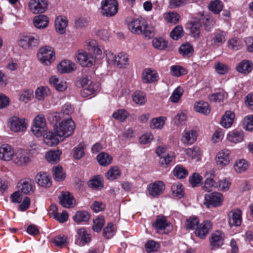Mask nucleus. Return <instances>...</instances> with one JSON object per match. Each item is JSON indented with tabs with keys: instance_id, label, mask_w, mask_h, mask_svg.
Listing matches in <instances>:
<instances>
[{
	"instance_id": "obj_15",
	"label": "nucleus",
	"mask_w": 253,
	"mask_h": 253,
	"mask_svg": "<svg viewBox=\"0 0 253 253\" xmlns=\"http://www.w3.org/2000/svg\"><path fill=\"white\" fill-rule=\"evenodd\" d=\"M212 223L210 220L204 221L200 224L195 231L196 235L201 239H204L211 229Z\"/></svg>"
},
{
	"instance_id": "obj_5",
	"label": "nucleus",
	"mask_w": 253,
	"mask_h": 253,
	"mask_svg": "<svg viewBox=\"0 0 253 253\" xmlns=\"http://www.w3.org/2000/svg\"><path fill=\"white\" fill-rule=\"evenodd\" d=\"M8 123L10 129L14 132H23L27 127V123L25 118H20L17 116H13L8 119Z\"/></svg>"
},
{
	"instance_id": "obj_16",
	"label": "nucleus",
	"mask_w": 253,
	"mask_h": 253,
	"mask_svg": "<svg viewBox=\"0 0 253 253\" xmlns=\"http://www.w3.org/2000/svg\"><path fill=\"white\" fill-rule=\"evenodd\" d=\"M60 205L64 208H70L76 205L73 196L69 192H63L59 197Z\"/></svg>"
},
{
	"instance_id": "obj_54",
	"label": "nucleus",
	"mask_w": 253,
	"mask_h": 253,
	"mask_svg": "<svg viewBox=\"0 0 253 253\" xmlns=\"http://www.w3.org/2000/svg\"><path fill=\"white\" fill-rule=\"evenodd\" d=\"M214 68L216 73L218 75H225L227 74L229 70V67L221 62H215Z\"/></svg>"
},
{
	"instance_id": "obj_41",
	"label": "nucleus",
	"mask_w": 253,
	"mask_h": 253,
	"mask_svg": "<svg viewBox=\"0 0 253 253\" xmlns=\"http://www.w3.org/2000/svg\"><path fill=\"white\" fill-rule=\"evenodd\" d=\"M90 217L89 213L86 211H78L73 216V220L79 223L81 222H87Z\"/></svg>"
},
{
	"instance_id": "obj_64",
	"label": "nucleus",
	"mask_w": 253,
	"mask_h": 253,
	"mask_svg": "<svg viewBox=\"0 0 253 253\" xmlns=\"http://www.w3.org/2000/svg\"><path fill=\"white\" fill-rule=\"evenodd\" d=\"M244 128L249 131H253V116L249 115L245 117L243 121Z\"/></svg>"
},
{
	"instance_id": "obj_27",
	"label": "nucleus",
	"mask_w": 253,
	"mask_h": 253,
	"mask_svg": "<svg viewBox=\"0 0 253 253\" xmlns=\"http://www.w3.org/2000/svg\"><path fill=\"white\" fill-rule=\"evenodd\" d=\"M34 181L30 179L21 180L19 184L21 185L22 192L25 194H30L34 191Z\"/></svg>"
},
{
	"instance_id": "obj_26",
	"label": "nucleus",
	"mask_w": 253,
	"mask_h": 253,
	"mask_svg": "<svg viewBox=\"0 0 253 253\" xmlns=\"http://www.w3.org/2000/svg\"><path fill=\"white\" fill-rule=\"evenodd\" d=\"M77 233L78 237L76 243L79 246H83L90 242L91 240L90 235L87 232L84 228L79 229Z\"/></svg>"
},
{
	"instance_id": "obj_38",
	"label": "nucleus",
	"mask_w": 253,
	"mask_h": 253,
	"mask_svg": "<svg viewBox=\"0 0 253 253\" xmlns=\"http://www.w3.org/2000/svg\"><path fill=\"white\" fill-rule=\"evenodd\" d=\"M112 159V157L111 155L105 152H101L97 156L98 163L102 166H107L110 164Z\"/></svg>"
},
{
	"instance_id": "obj_58",
	"label": "nucleus",
	"mask_w": 253,
	"mask_h": 253,
	"mask_svg": "<svg viewBox=\"0 0 253 253\" xmlns=\"http://www.w3.org/2000/svg\"><path fill=\"white\" fill-rule=\"evenodd\" d=\"M165 18L168 22L175 24L179 21L180 16L176 12H169L165 14Z\"/></svg>"
},
{
	"instance_id": "obj_40",
	"label": "nucleus",
	"mask_w": 253,
	"mask_h": 253,
	"mask_svg": "<svg viewBox=\"0 0 253 253\" xmlns=\"http://www.w3.org/2000/svg\"><path fill=\"white\" fill-rule=\"evenodd\" d=\"M225 41V34L224 32L219 30L214 33L212 41L214 45L218 46L224 43Z\"/></svg>"
},
{
	"instance_id": "obj_4",
	"label": "nucleus",
	"mask_w": 253,
	"mask_h": 253,
	"mask_svg": "<svg viewBox=\"0 0 253 253\" xmlns=\"http://www.w3.org/2000/svg\"><path fill=\"white\" fill-rule=\"evenodd\" d=\"M118 3L116 0H102L101 13L106 16H113L118 12Z\"/></svg>"
},
{
	"instance_id": "obj_55",
	"label": "nucleus",
	"mask_w": 253,
	"mask_h": 253,
	"mask_svg": "<svg viewBox=\"0 0 253 253\" xmlns=\"http://www.w3.org/2000/svg\"><path fill=\"white\" fill-rule=\"evenodd\" d=\"M183 34V30L181 26H175L170 33V37L173 40H178Z\"/></svg>"
},
{
	"instance_id": "obj_53",
	"label": "nucleus",
	"mask_w": 253,
	"mask_h": 253,
	"mask_svg": "<svg viewBox=\"0 0 253 253\" xmlns=\"http://www.w3.org/2000/svg\"><path fill=\"white\" fill-rule=\"evenodd\" d=\"M171 75L175 77H179L187 73L186 70L179 65H173L170 67Z\"/></svg>"
},
{
	"instance_id": "obj_8",
	"label": "nucleus",
	"mask_w": 253,
	"mask_h": 253,
	"mask_svg": "<svg viewBox=\"0 0 253 253\" xmlns=\"http://www.w3.org/2000/svg\"><path fill=\"white\" fill-rule=\"evenodd\" d=\"M186 28L189 35L194 39L198 40L200 37L202 24L197 18H193L186 24Z\"/></svg>"
},
{
	"instance_id": "obj_35",
	"label": "nucleus",
	"mask_w": 253,
	"mask_h": 253,
	"mask_svg": "<svg viewBox=\"0 0 253 253\" xmlns=\"http://www.w3.org/2000/svg\"><path fill=\"white\" fill-rule=\"evenodd\" d=\"M86 45L88 50L93 51L95 54L100 55L103 52V49L99 46L94 40H88L86 42Z\"/></svg>"
},
{
	"instance_id": "obj_63",
	"label": "nucleus",
	"mask_w": 253,
	"mask_h": 253,
	"mask_svg": "<svg viewBox=\"0 0 253 253\" xmlns=\"http://www.w3.org/2000/svg\"><path fill=\"white\" fill-rule=\"evenodd\" d=\"M172 193L176 197L180 199L183 197V190L181 184H174L171 186Z\"/></svg>"
},
{
	"instance_id": "obj_22",
	"label": "nucleus",
	"mask_w": 253,
	"mask_h": 253,
	"mask_svg": "<svg viewBox=\"0 0 253 253\" xmlns=\"http://www.w3.org/2000/svg\"><path fill=\"white\" fill-rule=\"evenodd\" d=\"M165 188L164 182L158 181L149 184L148 190L149 194L154 197L157 196L162 194Z\"/></svg>"
},
{
	"instance_id": "obj_6",
	"label": "nucleus",
	"mask_w": 253,
	"mask_h": 253,
	"mask_svg": "<svg viewBox=\"0 0 253 253\" xmlns=\"http://www.w3.org/2000/svg\"><path fill=\"white\" fill-rule=\"evenodd\" d=\"M76 59L83 67H90L95 63V58L92 54L83 50L79 51Z\"/></svg>"
},
{
	"instance_id": "obj_49",
	"label": "nucleus",
	"mask_w": 253,
	"mask_h": 253,
	"mask_svg": "<svg viewBox=\"0 0 253 253\" xmlns=\"http://www.w3.org/2000/svg\"><path fill=\"white\" fill-rule=\"evenodd\" d=\"M166 118L165 117H159L152 119L150 123V126L151 128H162L165 123Z\"/></svg>"
},
{
	"instance_id": "obj_33",
	"label": "nucleus",
	"mask_w": 253,
	"mask_h": 253,
	"mask_svg": "<svg viewBox=\"0 0 253 253\" xmlns=\"http://www.w3.org/2000/svg\"><path fill=\"white\" fill-rule=\"evenodd\" d=\"M186 154L192 159H196L200 161L202 156V152L200 148L198 146H194L191 148H187L185 150Z\"/></svg>"
},
{
	"instance_id": "obj_57",
	"label": "nucleus",
	"mask_w": 253,
	"mask_h": 253,
	"mask_svg": "<svg viewBox=\"0 0 253 253\" xmlns=\"http://www.w3.org/2000/svg\"><path fill=\"white\" fill-rule=\"evenodd\" d=\"M105 223V220L103 216H98L93 220V224L92 225V229L94 231L96 232H100L104 224Z\"/></svg>"
},
{
	"instance_id": "obj_32",
	"label": "nucleus",
	"mask_w": 253,
	"mask_h": 253,
	"mask_svg": "<svg viewBox=\"0 0 253 253\" xmlns=\"http://www.w3.org/2000/svg\"><path fill=\"white\" fill-rule=\"evenodd\" d=\"M195 110L204 115H208L211 112V108L208 102L200 101L194 105Z\"/></svg>"
},
{
	"instance_id": "obj_44",
	"label": "nucleus",
	"mask_w": 253,
	"mask_h": 253,
	"mask_svg": "<svg viewBox=\"0 0 253 253\" xmlns=\"http://www.w3.org/2000/svg\"><path fill=\"white\" fill-rule=\"evenodd\" d=\"M50 94L49 89L47 87H38L35 91V96L38 100H43Z\"/></svg>"
},
{
	"instance_id": "obj_47",
	"label": "nucleus",
	"mask_w": 253,
	"mask_h": 253,
	"mask_svg": "<svg viewBox=\"0 0 253 253\" xmlns=\"http://www.w3.org/2000/svg\"><path fill=\"white\" fill-rule=\"evenodd\" d=\"M173 174L178 179L185 178L188 174L187 170L181 165L176 166L173 170Z\"/></svg>"
},
{
	"instance_id": "obj_2",
	"label": "nucleus",
	"mask_w": 253,
	"mask_h": 253,
	"mask_svg": "<svg viewBox=\"0 0 253 253\" xmlns=\"http://www.w3.org/2000/svg\"><path fill=\"white\" fill-rule=\"evenodd\" d=\"M40 37L36 34H22L18 41V45L24 49L35 47L38 45Z\"/></svg>"
},
{
	"instance_id": "obj_50",
	"label": "nucleus",
	"mask_w": 253,
	"mask_h": 253,
	"mask_svg": "<svg viewBox=\"0 0 253 253\" xmlns=\"http://www.w3.org/2000/svg\"><path fill=\"white\" fill-rule=\"evenodd\" d=\"M248 168V162L244 159L237 161L234 165V169L235 171L239 173L246 171Z\"/></svg>"
},
{
	"instance_id": "obj_24",
	"label": "nucleus",
	"mask_w": 253,
	"mask_h": 253,
	"mask_svg": "<svg viewBox=\"0 0 253 253\" xmlns=\"http://www.w3.org/2000/svg\"><path fill=\"white\" fill-rule=\"evenodd\" d=\"M36 180L37 183L43 187H50L52 185L51 179L46 172H39L36 176Z\"/></svg>"
},
{
	"instance_id": "obj_14",
	"label": "nucleus",
	"mask_w": 253,
	"mask_h": 253,
	"mask_svg": "<svg viewBox=\"0 0 253 253\" xmlns=\"http://www.w3.org/2000/svg\"><path fill=\"white\" fill-rule=\"evenodd\" d=\"M15 153L14 149L9 144H4L0 147V159L4 161L12 160Z\"/></svg>"
},
{
	"instance_id": "obj_12",
	"label": "nucleus",
	"mask_w": 253,
	"mask_h": 253,
	"mask_svg": "<svg viewBox=\"0 0 253 253\" xmlns=\"http://www.w3.org/2000/svg\"><path fill=\"white\" fill-rule=\"evenodd\" d=\"M222 202V195L217 192H213L205 195L204 204L208 208L220 206Z\"/></svg>"
},
{
	"instance_id": "obj_59",
	"label": "nucleus",
	"mask_w": 253,
	"mask_h": 253,
	"mask_svg": "<svg viewBox=\"0 0 253 253\" xmlns=\"http://www.w3.org/2000/svg\"><path fill=\"white\" fill-rule=\"evenodd\" d=\"M133 100L137 104L143 105L146 101V95L142 92H135L133 95Z\"/></svg>"
},
{
	"instance_id": "obj_30",
	"label": "nucleus",
	"mask_w": 253,
	"mask_h": 253,
	"mask_svg": "<svg viewBox=\"0 0 253 253\" xmlns=\"http://www.w3.org/2000/svg\"><path fill=\"white\" fill-rule=\"evenodd\" d=\"M68 25V21L66 17L59 16L56 18L55 21V26L56 31L60 34H64L65 28Z\"/></svg>"
},
{
	"instance_id": "obj_20",
	"label": "nucleus",
	"mask_w": 253,
	"mask_h": 253,
	"mask_svg": "<svg viewBox=\"0 0 253 253\" xmlns=\"http://www.w3.org/2000/svg\"><path fill=\"white\" fill-rule=\"evenodd\" d=\"M145 21L142 18H137L130 22L128 27L129 30L133 34H140L142 33V28L145 25Z\"/></svg>"
},
{
	"instance_id": "obj_17",
	"label": "nucleus",
	"mask_w": 253,
	"mask_h": 253,
	"mask_svg": "<svg viewBox=\"0 0 253 253\" xmlns=\"http://www.w3.org/2000/svg\"><path fill=\"white\" fill-rule=\"evenodd\" d=\"M230 152L228 149H223L218 152L216 156L215 161L217 165L224 167L230 162Z\"/></svg>"
},
{
	"instance_id": "obj_46",
	"label": "nucleus",
	"mask_w": 253,
	"mask_h": 253,
	"mask_svg": "<svg viewBox=\"0 0 253 253\" xmlns=\"http://www.w3.org/2000/svg\"><path fill=\"white\" fill-rule=\"evenodd\" d=\"M121 174L120 170L117 166L111 167L105 174L106 178L110 180L117 179Z\"/></svg>"
},
{
	"instance_id": "obj_51",
	"label": "nucleus",
	"mask_w": 253,
	"mask_h": 253,
	"mask_svg": "<svg viewBox=\"0 0 253 253\" xmlns=\"http://www.w3.org/2000/svg\"><path fill=\"white\" fill-rule=\"evenodd\" d=\"M153 47L157 49L164 50L168 46V42L162 38H156L152 40Z\"/></svg>"
},
{
	"instance_id": "obj_43",
	"label": "nucleus",
	"mask_w": 253,
	"mask_h": 253,
	"mask_svg": "<svg viewBox=\"0 0 253 253\" xmlns=\"http://www.w3.org/2000/svg\"><path fill=\"white\" fill-rule=\"evenodd\" d=\"M223 3L219 0L211 1L208 5L209 9L214 14H218L223 8Z\"/></svg>"
},
{
	"instance_id": "obj_48",
	"label": "nucleus",
	"mask_w": 253,
	"mask_h": 253,
	"mask_svg": "<svg viewBox=\"0 0 253 253\" xmlns=\"http://www.w3.org/2000/svg\"><path fill=\"white\" fill-rule=\"evenodd\" d=\"M174 159V153L173 152L168 153L166 155H164L160 158L159 163L161 166L163 167H167Z\"/></svg>"
},
{
	"instance_id": "obj_42",
	"label": "nucleus",
	"mask_w": 253,
	"mask_h": 253,
	"mask_svg": "<svg viewBox=\"0 0 253 253\" xmlns=\"http://www.w3.org/2000/svg\"><path fill=\"white\" fill-rule=\"evenodd\" d=\"M168 226V222L164 216H158L155 222L153 224V226L158 231L165 229Z\"/></svg>"
},
{
	"instance_id": "obj_36",
	"label": "nucleus",
	"mask_w": 253,
	"mask_h": 253,
	"mask_svg": "<svg viewBox=\"0 0 253 253\" xmlns=\"http://www.w3.org/2000/svg\"><path fill=\"white\" fill-rule=\"evenodd\" d=\"M58 136L57 133L55 134L52 131H48L46 133L44 137V142L48 146H53L59 143Z\"/></svg>"
},
{
	"instance_id": "obj_9",
	"label": "nucleus",
	"mask_w": 253,
	"mask_h": 253,
	"mask_svg": "<svg viewBox=\"0 0 253 253\" xmlns=\"http://www.w3.org/2000/svg\"><path fill=\"white\" fill-rule=\"evenodd\" d=\"M46 126V121L43 115H39L36 116L31 127V130L34 135L40 136L44 130Z\"/></svg>"
},
{
	"instance_id": "obj_18",
	"label": "nucleus",
	"mask_w": 253,
	"mask_h": 253,
	"mask_svg": "<svg viewBox=\"0 0 253 253\" xmlns=\"http://www.w3.org/2000/svg\"><path fill=\"white\" fill-rule=\"evenodd\" d=\"M197 132L195 129L185 130L181 138V142L185 145H191L197 140Z\"/></svg>"
},
{
	"instance_id": "obj_3",
	"label": "nucleus",
	"mask_w": 253,
	"mask_h": 253,
	"mask_svg": "<svg viewBox=\"0 0 253 253\" xmlns=\"http://www.w3.org/2000/svg\"><path fill=\"white\" fill-rule=\"evenodd\" d=\"M38 58L41 63L48 65L54 60V52L50 46H46L40 48L38 53Z\"/></svg>"
},
{
	"instance_id": "obj_34",
	"label": "nucleus",
	"mask_w": 253,
	"mask_h": 253,
	"mask_svg": "<svg viewBox=\"0 0 253 253\" xmlns=\"http://www.w3.org/2000/svg\"><path fill=\"white\" fill-rule=\"evenodd\" d=\"M179 52L184 57H190L194 52L193 46L189 42L182 44L179 47Z\"/></svg>"
},
{
	"instance_id": "obj_1",
	"label": "nucleus",
	"mask_w": 253,
	"mask_h": 253,
	"mask_svg": "<svg viewBox=\"0 0 253 253\" xmlns=\"http://www.w3.org/2000/svg\"><path fill=\"white\" fill-rule=\"evenodd\" d=\"M75 127V124L71 118L65 117L58 125L54 127V130L59 137L66 138L73 134Z\"/></svg>"
},
{
	"instance_id": "obj_11",
	"label": "nucleus",
	"mask_w": 253,
	"mask_h": 253,
	"mask_svg": "<svg viewBox=\"0 0 253 253\" xmlns=\"http://www.w3.org/2000/svg\"><path fill=\"white\" fill-rule=\"evenodd\" d=\"M13 162L18 166L24 167L31 162V158L30 154L26 151L19 150L15 153Z\"/></svg>"
},
{
	"instance_id": "obj_31",
	"label": "nucleus",
	"mask_w": 253,
	"mask_h": 253,
	"mask_svg": "<svg viewBox=\"0 0 253 253\" xmlns=\"http://www.w3.org/2000/svg\"><path fill=\"white\" fill-rule=\"evenodd\" d=\"M87 184L93 189L100 190L103 187V181L100 175H95L88 181Z\"/></svg>"
},
{
	"instance_id": "obj_45",
	"label": "nucleus",
	"mask_w": 253,
	"mask_h": 253,
	"mask_svg": "<svg viewBox=\"0 0 253 253\" xmlns=\"http://www.w3.org/2000/svg\"><path fill=\"white\" fill-rule=\"evenodd\" d=\"M53 177L54 180L60 181L65 178V173L63 170V168L60 166L53 167L52 169Z\"/></svg>"
},
{
	"instance_id": "obj_61",
	"label": "nucleus",
	"mask_w": 253,
	"mask_h": 253,
	"mask_svg": "<svg viewBox=\"0 0 253 253\" xmlns=\"http://www.w3.org/2000/svg\"><path fill=\"white\" fill-rule=\"evenodd\" d=\"M112 223H109L107 226L103 230V236L107 239L113 237L115 234V230Z\"/></svg>"
},
{
	"instance_id": "obj_19",
	"label": "nucleus",
	"mask_w": 253,
	"mask_h": 253,
	"mask_svg": "<svg viewBox=\"0 0 253 253\" xmlns=\"http://www.w3.org/2000/svg\"><path fill=\"white\" fill-rule=\"evenodd\" d=\"M210 244L212 250H215L223 244V233L220 231H215L211 235Z\"/></svg>"
},
{
	"instance_id": "obj_7",
	"label": "nucleus",
	"mask_w": 253,
	"mask_h": 253,
	"mask_svg": "<svg viewBox=\"0 0 253 253\" xmlns=\"http://www.w3.org/2000/svg\"><path fill=\"white\" fill-rule=\"evenodd\" d=\"M106 59L108 62H113L120 68H124L128 64L127 55L125 53H120L117 56L110 53L106 55Z\"/></svg>"
},
{
	"instance_id": "obj_13",
	"label": "nucleus",
	"mask_w": 253,
	"mask_h": 253,
	"mask_svg": "<svg viewBox=\"0 0 253 253\" xmlns=\"http://www.w3.org/2000/svg\"><path fill=\"white\" fill-rule=\"evenodd\" d=\"M242 211L239 209L231 210L227 214L228 222L230 227H239L242 222Z\"/></svg>"
},
{
	"instance_id": "obj_62",
	"label": "nucleus",
	"mask_w": 253,
	"mask_h": 253,
	"mask_svg": "<svg viewBox=\"0 0 253 253\" xmlns=\"http://www.w3.org/2000/svg\"><path fill=\"white\" fill-rule=\"evenodd\" d=\"M64 118L62 114L60 112L49 113L47 114V119L51 124H56L60 121L61 119Z\"/></svg>"
},
{
	"instance_id": "obj_25",
	"label": "nucleus",
	"mask_w": 253,
	"mask_h": 253,
	"mask_svg": "<svg viewBox=\"0 0 253 253\" xmlns=\"http://www.w3.org/2000/svg\"><path fill=\"white\" fill-rule=\"evenodd\" d=\"M58 70L61 73H70L76 68V64L70 60L62 61L57 66Z\"/></svg>"
},
{
	"instance_id": "obj_29",
	"label": "nucleus",
	"mask_w": 253,
	"mask_h": 253,
	"mask_svg": "<svg viewBox=\"0 0 253 253\" xmlns=\"http://www.w3.org/2000/svg\"><path fill=\"white\" fill-rule=\"evenodd\" d=\"M235 118V114L231 111H226L222 117L220 121L221 125L225 128L230 127L233 124Z\"/></svg>"
},
{
	"instance_id": "obj_23",
	"label": "nucleus",
	"mask_w": 253,
	"mask_h": 253,
	"mask_svg": "<svg viewBox=\"0 0 253 253\" xmlns=\"http://www.w3.org/2000/svg\"><path fill=\"white\" fill-rule=\"evenodd\" d=\"M253 69V63L248 60H243L236 66V70L240 73L245 75L251 73Z\"/></svg>"
},
{
	"instance_id": "obj_28",
	"label": "nucleus",
	"mask_w": 253,
	"mask_h": 253,
	"mask_svg": "<svg viewBox=\"0 0 253 253\" xmlns=\"http://www.w3.org/2000/svg\"><path fill=\"white\" fill-rule=\"evenodd\" d=\"M49 23L48 17L45 15L36 16L33 19V24L35 27L41 29L46 28Z\"/></svg>"
},
{
	"instance_id": "obj_60",
	"label": "nucleus",
	"mask_w": 253,
	"mask_h": 253,
	"mask_svg": "<svg viewBox=\"0 0 253 253\" xmlns=\"http://www.w3.org/2000/svg\"><path fill=\"white\" fill-rule=\"evenodd\" d=\"M199 223V220L196 217H191L187 219L185 222V227L187 230L194 229Z\"/></svg>"
},
{
	"instance_id": "obj_52",
	"label": "nucleus",
	"mask_w": 253,
	"mask_h": 253,
	"mask_svg": "<svg viewBox=\"0 0 253 253\" xmlns=\"http://www.w3.org/2000/svg\"><path fill=\"white\" fill-rule=\"evenodd\" d=\"M50 82L52 84L56 89L63 91L66 89L67 87L66 83L60 80L59 79L55 77H52L50 79Z\"/></svg>"
},
{
	"instance_id": "obj_10",
	"label": "nucleus",
	"mask_w": 253,
	"mask_h": 253,
	"mask_svg": "<svg viewBox=\"0 0 253 253\" xmlns=\"http://www.w3.org/2000/svg\"><path fill=\"white\" fill-rule=\"evenodd\" d=\"M47 0H30L28 7L31 12L34 14L44 13L47 9Z\"/></svg>"
},
{
	"instance_id": "obj_56",
	"label": "nucleus",
	"mask_w": 253,
	"mask_h": 253,
	"mask_svg": "<svg viewBox=\"0 0 253 253\" xmlns=\"http://www.w3.org/2000/svg\"><path fill=\"white\" fill-rule=\"evenodd\" d=\"M183 89L180 86H178L173 91L170 97V100L173 103H177L181 97L183 93Z\"/></svg>"
},
{
	"instance_id": "obj_39",
	"label": "nucleus",
	"mask_w": 253,
	"mask_h": 253,
	"mask_svg": "<svg viewBox=\"0 0 253 253\" xmlns=\"http://www.w3.org/2000/svg\"><path fill=\"white\" fill-rule=\"evenodd\" d=\"M61 154L60 150L50 151L46 153L45 158L49 163L54 164L59 161Z\"/></svg>"
},
{
	"instance_id": "obj_37",
	"label": "nucleus",
	"mask_w": 253,
	"mask_h": 253,
	"mask_svg": "<svg viewBox=\"0 0 253 253\" xmlns=\"http://www.w3.org/2000/svg\"><path fill=\"white\" fill-rule=\"evenodd\" d=\"M227 139L229 141L234 143L241 142L244 139V133L239 131L230 132L227 134Z\"/></svg>"
},
{
	"instance_id": "obj_21",
	"label": "nucleus",
	"mask_w": 253,
	"mask_h": 253,
	"mask_svg": "<svg viewBox=\"0 0 253 253\" xmlns=\"http://www.w3.org/2000/svg\"><path fill=\"white\" fill-rule=\"evenodd\" d=\"M142 78L144 83L151 84L158 80L159 76L155 70L147 68L144 70Z\"/></svg>"
}]
</instances>
